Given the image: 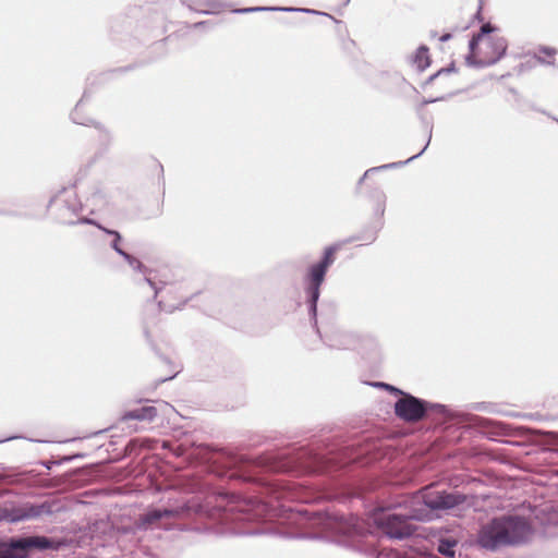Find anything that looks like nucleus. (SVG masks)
I'll list each match as a JSON object with an SVG mask.
<instances>
[{
    "label": "nucleus",
    "mask_w": 558,
    "mask_h": 558,
    "mask_svg": "<svg viewBox=\"0 0 558 558\" xmlns=\"http://www.w3.org/2000/svg\"><path fill=\"white\" fill-rule=\"evenodd\" d=\"M340 250L339 244L330 245L325 248L323 259L312 265L305 276L307 283L306 292L310 296L312 307L315 311L316 302L319 298L320 286L325 279V275L329 266H331L336 259V253Z\"/></svg>",
    "instance_id": "4"
},
{
    "label": "nucleus",
    "mask_w": 558,
    "mask_h": 558,
    "mask_svg": "<svg viewBox=\"0 0 558 558\" xmlns=\"http://www.w3.org/2000/svg\"><path fill=\"white\" fill-rule=\"evenodd\" d=\"M57 548L54 543L45 536H31L0 543V558H26L32 549Z\"/></svg>",
    "instance_id": "6"
},
{
    "label": "nucleus",
    "mask_w": 558,
    "mask_h": 558,
    "mask_svg": "<svg viewBox=\"0 0 558 558\" xmlns=\"http://www.w3.org/2000/svg\"><path fill=\"white\" fill-rule=\"evenodd\" d=\"M51 205L52 206H57L58 205V199L53 201Z\"/></svg>",
    "instance_id": "20"
},
{
    "label": "nucleus",
    "mask_w": 558,
    "mask_h": 558,
    "mask_svg": "<svg viewBox=\"0 0 558 558\" xmlns=\"http://www.w3.org/2000/svg\"><path fill=\"white\" fill-rule=\"evenodd\" d=\"M194 293L189 290L186 283L175 281L166 283L156 290V298L159 305L167 312H173L181 308L192 298Z\"/></svg>",
    "instance_id": "7"
},
{
    "label": "nucleus",
    "mask_w": 558,
    "mask_h": 558,
    "mask_svg": "<svg viewBox=\"0 0 558 558\" xmlns=\"http://www.w3.org/2000/svg\"><path fill=\"white\" fill-rule=\"evenodd\" d=\"M426 408L417 398L407 395L395 404V413L407 422H417L425 415Z\"/></svg>",
    "instance_id": "8"
},
{
    "label": "nucleus",
    "mask_w": 558,
    "mask_h": 558,
    "mask_svg": "<svg viewBox=\"0 0 558 558\" xmlns=\"http://www.w3.org/2000/svg\"><path fill=\"white\" fill-rule=\"evenodd\" d=\"M414 63L421 71L425 70L429 65L428 49L426 47L417 49L414 57Z\"/></svg>",
    "instance_id": "13"
},
{
    "label": "nucleus",
    "mask_w": 558,
    "mask_h": 558,
    "mask_svg": "<svg viewBox=\"0 0 558 558\" xmlns=\"http://www.w3.org/2000/svg\"><path fill=\"white\" fill-rule=\"evenodd\" d=\"M450 73H451V70L442 69V70L438 71L436 74L432 75L429 77V80L427 81V84L435 82L436 80H438L442 75H449Z\"/></svg>",
    "instance_id": "15"
},
{
    "label": "nucleus",
    "mask_w": 558,
    "mask_h": 558,
    "mask_svg": "<svg viewBox=\"0 0 558 558\" xmlns=\"http://www.w3.org/2000/svg\"><path fill=\"white\" fill-rule=\"evenodd\" d=\"M128 262L131 265H135L136 264L138 266V268H141V266H142V264L138 260H136L134 257H132V256H131V260H128Z\"/></svg>",
    "instance_id": "18"
},
{
    "label": "nucleus",
    "mask_w": 558,
    "mask_h": 558,
    "mask_svg": "<svg viewBox=\"0 0 558 558\" xmlns=\"http://www.w3.org/2000/svg\"><path fill=\"white\" fill-rule=\"evenodd\" d=\"M530 532V525L520 518L504 517L484 524L477 535V543L486 549L514 545L522 542Z\"/></svg>",
    "instance_id": "2"
},
{
    "label": "nucleus",
    "mask_w": 558,
    "mask_h": 558,
    "mask_svg": "<svg viewBox=\"0 0 558 558\" xmlns=\"http://www.w3.org/2000/svg\"><path fill=\"white\" fill-rule=\"evenodd\" d=\"M156 416V409L153 407H143L126 412L123 415L124 420H140V421H151Z\"/></svg>",
    "instance_id": "11"
},
{
    "label": "nucleus",
    "mask_w": 558,
    "mask_h": 558,
    "mask_svg": "<svg viewBox=\"0 0 558 558\" xmlns=\"http://www.w3.org/2000/svg\"><path fill=\"white\" fill-rule=\"evenodd\" d=\"M256 10H259L258 8H248V9H244L242 10L243 12H252V11H256Z\"/></svg>",
    "instance_id": "19"
},
{
    "label": "nucleus",
    "mask_w": 558,
    "mask_h": 558,
    "mask_svg": "<svg viewBox=\"0 0 558 558\" xmlns=\"http://www.w3.org/2000/svg\"><path fill=\"white\" fill-rule=\"evenodd\" d=\"M426 517L427 513L422 509L411 508L410 505L402 506L401 504L378 507L372 514L377 529L393 539H403L413 535L415 526L411 523V520L422 521Z\"/></svg>",
    "instance_id": "1"
},
{
    "label": "nucleus",
    "mask_w": 558,
    "mask_h": 558,
    "mask_svg": "<svg viewBox=\"0 0 558 558\" xmlns=\"http://www.w3.org/2000/svg\"><path fill=\"white\" fill-rule=\"evenodd\" d=\"M439 551L444 555L452 556L453 551L448 550V548H444L442 546H439Z\"/></svg>",
    "instance_id": "17"
},
{
    "label": "nucleus",
    "mask_w": 558,
    "mask_h": 558,
    "mask_svg": "<svg viewBox=\"0 0 558 558\" xmlns=\"http://www.w3.org/2000/svg\"><path fill=\"white\" fill-rule=\"evenodd\" d=\"M464 497L459 494H449L435 489L434 486L423 488L418 494L408 499L411 508H415V505L423 502L427 508L433 510L438 509H450L461 502Z\"/></svg>",
    "instance_id": "5"
},
{
    "label": "nucleus",
    "mask_w": 558,
    "mask_h": 558,
    "mask_svg": "<svg viewBox=\"0 0 558 558\" xmlns=\"http://www.w3.org/2000/svg\"><path fill=\"white\" fill-rule=\"evenodd\" d=\"M507 41L498 28L490 23L483 24L481 31L470 41L468 62L476 66H489L498 62L506 53Z\"/></svg>",
    "instance_id": "3"
},
{
    "label": "nucleus",
    "mask_w": 558,
    "mask_h": 558,
    "mask_svg": "<svg viewBox=\"0 0 558 558\" xmlns=\"http://www.w3.org/2000/svg\"><path fill=\"white\" fill-rule=\"evenodd\" d=\"M450 38H451V34L450 33H446V34H442V35L438 36L439 41H446V40H448Z\"/></svg>",
    "instance_id": "16"
},
{
    "label": "nucleus",
    "mask_w": 558,
    "mask_h": 558,
    "mask_svg": "<svg viewBox=\"0 0 558 558\" xmlns=\"http://www.w3.org/2000/svg\"><path fill=\"white\" fill-rule=\"evenodd\" d=\"M99 228L105 231L106 233L108 234H111L114 236V240L112 242V248L119 253L121 256H123L126 260H131V255L125 253L120 246H119V243L121 241V235L118 231H114V230H109L107 228H104V227H100Z\"/></svg>",
    "instance_id": "14"
},
{
    "label": "nucleus",
    "mask_w": 558,
    "mask_h": 558,
    "mask_svg": "<svg viewBox=\"0 0 558 558\" xmlns=\"http://www.w3.org/2000/svg\"><path fill=\"white\" fill-rule=\"evenodd\" d=\"M180 513L177 509H154L140 517L137 526L140 529H147L155 525L162 518H175Z\"/></svg>",
    "instance_id": "10"
},
{
    "label": "nucleus",
    "mask_w": 558,
    "mask_h": 558,
    "mask_svg": "<svg viewBox=\"0 0 558 558\" xmlns=\"http://www.w3.org/2000/svg\"><path fill=\"white\" fill-rule=\"evenodd\" d=\"M557 52L554 47L541 46L535 52V58L542 64L554 65Z\"/></svg>",
    "instance_id": "12"
},
{
    "label": "nucleus",
    "mask_w": 558,
    "mask_h": 558,
    "mask_svg": "<svg viewBox=\"0 0 558 558\" xmlns=\"http://www.w3.org/2000/svg\"><path fill=\"white\" fill-rule=\"evenodd\" d=\"M38 514L39 510L35 507L20 508L10 502L0 505V521L17 522Z\"/></svg>",
    "instance_id": "9"
}]
</instances>
